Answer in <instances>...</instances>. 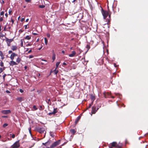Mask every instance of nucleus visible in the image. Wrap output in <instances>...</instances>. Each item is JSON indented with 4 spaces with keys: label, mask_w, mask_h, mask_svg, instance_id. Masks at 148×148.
<instances>
[{
    "label": "nucleus",
    "mask_w": 148,
    "mask_h": 148,
    "mask_svg": "<svg viewBox=\"0 0 148 148\" xmlns=\"http://www.w3.org/2000/svg\"><path fill=\"white\" fill-rule=\"evenodd\" d=\"M116 145L117 143L115 142H114L110 144L109 147L110 148H112L113 147H116Z\"/></svg>",
    "instance_id": "obj_8"
},
{
    "label": "nucleus",
    "mask_w": 148,
    "mask_h": 148,
    "mask_svg": "<svg viewBox=\"0 0 148 148\" xmlns=\"http://www.w3.org/2000/svg\"><path fill=\"white\" fill-rule=\"evenodd\" d=\"M60 63V62H57L56 64V69H57Z\"/></svg>",
    "instance_id": "obj_23"
},
{
    "label": "nucleus",
    "mask_w": 148,
    "mask_h": 148,
    "mask_svg": "<svg viewBox=\"0 0 148 148\" xmlns=\"http://www.w3.org/2000/svg\"><path fill=\"white\" fill-rule=\"evenodd\" d=\"M8 125V124L6 123H5L3 125V127L4 128L6 127Z\"/></svg>",
    "instance_id": "obj_31"
},
{
    "label": "nucleus",
    "mask_w": 148,
    "mask_h": 148,
    "mask_svg": "<svg viewBox=\"0 0 148 148\" xmlns=\"http://www.w3.org/2000/svg\"><path fill=\"white\" fill-rule=\"evenodd\" d=\"M31 38V37L29 36H27L25 38V39L29 40Z\"/></svg>",
    "instance_id": "obj_26"
},
{
    "label": "nucleus",
    "mask_w": 148,
    "mask_h": 148,
    "mask_svg": "<svg viewBox=\"0 0 148 148\" xmlns=\"http://www.w3.org/2000/svg\"><path fill=\"white\" fill-rule=\"evenodd\" d=\"M3 18L2 17H0V22H1L3 21Z\"/></svg>",
    "instance_id": "obj_51"
},
{
    "label": "nucleus",
    "mask_w": 148,
    "mask_h": 148,
    "mask_svg": "<svg viewBox=\"0 0 148 148\" xmlns=\"http://www.w3.org/2000/svg\"><path fill=\"white\" fill-rule=\"evenodd\" d=\"M20 146L19 140L16 142L12 145L11 146L12 148H18Z\"/></svg>",
    "instance_id": "obj_4"
},
{
    "label": "nucleus",
    "mask_w": 148,
    "mask_h": 148,
    "mask_svg": "<svg viewBox=\"0 0 148 148\" xmlns=\"http://www.w3.org/2000/svg\"><path fill=\"white\" fill-rule=\"evenodd\" d=\"M47 36L48 38H49L50 37V35L49 34L47 33Z\"/></svg>",
    "instance_id": "obj_43"
},
{
    "label": "nucleus",
    "mask_w": 148,
    "mask_h": 148,
    "mask_svg": "<svg viewBox=\"0 0 148 148\" xmlns=\"http://www.w3.org/2000/svg\"><path fill=\"white\" fill-rule=\"evenodd\" d=\"M6 75L5 74H4V75L3 76V78L4 80L5 79V77L6 76Z\"/></svg>",
    "instance_id": "obj_40"
},
{
    "label": "nucleus",
    "mask_w": 148,
    "mask_h": 148,
    "mask_svg": "<svg viewBox=\"0 0 148 148\" xmlns=\"http://www.w3.org/2000/svg\"><path fill=\"white\" fill-rule=\"evenodd\" d=\"M122 144L120 143L118 144H117L116 147L117 148H121L122 146Z\"/></svg>",
    "instance_id": "obj_17"
},
{
    "label": "nucleus",
    "mask_w": 148,
    "mask_h": 148,
    "mask_svg": "<svg viewBox=\"0 0 148 148\" xmlns=\"http://www.w3.org/2000/svg\"><path fill=\"white\" fill-rule=\"evenodd\" d=\"M90 98L92 101V102L93 103V101L95 99V96L92 94H91L90 95Z\"/></svg>",
    "instance_id": "obj_13"
},
{
    "label": "nucleus",
    "mask_w": 148,
    "mask_h": 148,
    "mask_svg": "<svg viewBox=\"0 0 148 148\" xmlns=\"http://www.w3.org/2000/svg\"><path fill=\"white\" fill-rule=\"evenodd\" d=\"M50 101V99H46V101L47 103L48 104H50L49 102Z\"/></svg>",
    "instance_id": "obj_30"
},
{
    "label": "nucleus",
    "mask_w": 148,
    "mask_h": 148,
    "mask_svg": "<svg viewBox=\"0 0 148 148\" xmlns=\"http://www.w3.org/2000/svg\"><path fill=\"white\" fill-rule=\"evenodd\" d=\"M17 47L16 45L12 46L11 47V49L13 51L16 50L17 49Z\"/></svg>",
    "instance_id": "obj_16"
},
{
    "label": "nucleus",
    "mask_w": 148,
    "mask_h": 148,
    "mask_svg": "<svg viewBox=\"0 0 148 148\" xmlns=\"http://www.w3.org/2000/svg\"><path fill=\"white\" fill-rule=\"evenodd\" d=\"M23 40L22 39L21 40V47H23Z\"/></svg>",
    "instance_id": "obj_38"
},
{
    "label": "nucleus",
    "mask_w": 148,
    "mask_h": 148,
    "mask_svg": "<svg viewBox=\"0 0 148 148\" xmlns=\"http://www.w3.org/2000/svg\"><path fill=\"white\" fill-rule=\"evenodd\" d=\"M0 56L2 57H3V55L2 52L1 51H0Z\"/></svg>",
    "instance_id": "obj_32"
},
{
    "label": "nucleus",
    "mask_w": 148,
    "mask_h": 148,
    "mask_svg": "<svg viewBox=\"0 0 148 148\" xmlns=\"http://www.w3.org/2000/svg\"><path fill=\"white\" fill-rule=\"evenodd\" d=\"M10 43H7V45H8V46H10Z\"/></svg>",
    "instance_id": "obj_62"
},
{
    "label": "nucleus",
    "mask_w": 148,
    "mask_h": 148,
    "mask_svg": "<svg viewBox=\"0 0 148 148\" xmlns=\"http://www.w3.org/2000/svg\"><path fill=\"white\" fill-rule=\"evenodd\" d=\"M56 55L55 53H53L52 55V59L53 60V62L56 59Z\"/></svg>",
    "instance_id": "obj_19"
},
{
    "label": "nucleus",
    "mask_w": 148,
    "mask_h": 148,
    "mask_svg": "<svg viewBox=\"0 0 148 148\" xmlns=\"http://www.w3.org/2000/svg\"><path fill=\"white\" fill-rule=\"evenodd\" d=\"M1 4H3L4 3V0H2V1L1 2Z\"/></svg>",
    "instance_id": "obj_56"
},
{
    "label": "nucleus",
    "mask_w": 148,
    "mask_h": 148,
    "mask_svg": "<svg viewBox=\"0 0 148 148\" xmlns=\"http://www.w3.org/2000/svg\"><path fill=\"white\" fill-rule=\"evenodd\" d=\"M60 140H59L58 141L53 143L50 146V148H54L56 146L60 144Z\"/></svg>",
    "instance_id": "obj_3"
},
{
    "label": "nucleus",
    "mask_w": 148,
    "mask_h": 148,
    "mask_svg": "<svg viewBox=\"0 0 148 148\" xmlns=\"http://www.w3.org/2000/svg\"><path fill=\"white\" fill-rule=\"evenodd\" d=\"M15 134H12V138H15Z\"/></svg>",
    "instance_id": "obj_48"
},
{
    "label": "nucleus",
    "mask_w": 148,
    "mask_h": 148,
    "mask_svg": "<svg viewBox=\"0 0 148 148\" xmlns=\"http://www.w3.org/2000/svg\"><path fill=\"white\" fill-rule=\"evenodd\" d=\"M2 117L3 118H7L8 117V116H2Z\"/></svg>",
    "instance_id": "obj_45"
},
{
    "label": "nucleus",
    "mask_w": 148,
    "mask_h": 148,
    "mask_svg": "<svg viewBox=\"0 0 148 148\" xmlns=\"http://www.w3.org/2000/svg\"><path fill=\"white\" fill-rule=\"evenodd\" d=\"M32 34L34 35H37V34H36V33H33V32H32Z\"/></svg>",
    "instance_id": "obj_54"
},
{
    "label": "nucleus",
    "mask_w": 148,
    "mask_h": 148,
    "mask_svg": "<svg viewBox=\"0 0 148 148\" xmlns=\"http://www.w3.org/2000/svg\"><path fill=\"white\" fill-rule=\"evenodd\" d=\"M44 40L45 41V43L46 45H47L48 43V40L46 38H44Z\"/></svg>",
    "instance_id": "obj_29"
},
{
    "label": "nucleus",
    "mask_w": 148,
    "mask_h": 148,
    "mask_svg": "<svg viewBox=\"0 0 148 148\" xmlns=\"http://www.w3.org/2000/svg\"><path fill=\"white\" fill-rule=\"evenodd\" d=\"M72 53L69 54V56L70 57H74L76 54V53L75 51H73L72 52Z\"/></svg>",
    "instance_id": "obj_12"
},
{
    "label": "nucleus",
    "mask_w": 148,
    "mask_h": 148,
    "mask_svg": "<svg viewBox=\"0 0 148 148\" xmlns=\"http://www.w3.org/2000/svg\"><path fill=\"white\" fill-rule=\"evenodd\" d=\"M17 55L15 53H13L11 55V56L10 57V58L11 60H13L14 57L17 56Z\"/></svg>",
    "instance_id": "obj_10"
},
{
    "label": "nucleus",
    "mask_w": 148,
    "mask_h": 148,
    "mask_svg": "<svg viewBox=\"0 0 148 148\" xmlns=\"http://www.w3.org/2000/svg\"><path fill=\"white\" fill-rule=\"evenodd\" d=\"M5 15L6 17L8 16V14L7 13H6L5 14Z\"/></svg>",
    "instance_id": "obj_63"
},
{
    "label": "nucleus",
    "mask_w": 148,
    "mask_h": 148,
    "mask_svg": "<svg viewBox=\"0 0 148 148\" xmlns=\"http://www.w3.org/2000/svg\"><path fill=\"white\" fill-rule=\"evenodd\" d=\"M45 7V6L44 5H39V7L41 8H44Z\"/></svg>",
    "instance_id": "obj_25"
},
{
    "label": "nucleus",
    "mask_w": 148,
    "mask_h": 148,
    "mask_svg": "<svg viewBox=\"0 0 148 148\" xmlns=\"http://www.w3.org/2000/svg\"><path fill=\"white\" fill-rule=\"evenodd\" d=\"M70 132L73 134H75L76 132V131L74 129H71Z\"/></svg>",
    "instance_id": "obj_21"
},
{
    "label": "nucleus",
    "mask_w": 148,
    "mask_h": 148,
    "mask_svg": "<svg viewBox=\"0 0 148 148\" xmlns=\"http://www.w3.org/2000/svg\"><path fill=\"white\" fill-rule=\"evenodd\" d=\"M10 65L12 66H13L14 65H17L18 64L17 63L13 61V60H12L10 62Z\"/></svg>",
    "instance_id": "obj_11"
},
{
    "label": "nucleus",
    "mask_w": 148,
    "mask_h": 148,
    "mask_svg": "<svg viewBox=\"0 0 148 148\" xmlns=\"http://www.w3.org/2000/svg\"><path fill=\"white\" fill-rule=\"evenodd\" d=\"M6 92H7V93H10V91H9L8 90H6Z\"/></svg>",
    "instance_id": "obj_53"
},
{
    "label": "nucleus",
    "mask_w": 148,
    "mask_h": 148,
    "mask_svg": "<svg viewBox=\"0 0 148 148\" xmlns=\"http://www.w3.org/2000/svg\"><path fill=\"white\" fill-rule=\"evenodd\" d=\"M6 27H5L4 28L3 30L4 31H6Z\"/></svg>",
    "instance_id": "obj_64"
},
{
    "label": "nucleus",
    "mask_w": 148,
    "mask_h": 148,
    "mask_svg": "<svg viewBox=\"0 0 148 148\" xmlns=\"http://www.w3.org/2000/svg\"><path fill=\"white\" fill-rule=\"evenodd\" d=\"M36 130L40 133H43L45 131V129L43 127H37L36 128Z\"/></svg>",
    "instance_id": "obj_2"
},
{
    "label": "nucleus",
    "mask_w": 148,
    "mask_h": 148,
    "mask_svg": "<svg viewBox=\"0 0 148 148\" xmlns=\"http://www.w3.org/2000/svg\"><path fill=\"white\" fill-rule=\"evenodd\" d=\"M82 115V114H81L80 115L77 117L75 121V123L76 124L78 122L79 120L80 119Z\"/></svg>",
    "instance_id": "obj_14"
},
{
    "label": "nucleus",
    "mask_w": 148,
    "mask_h": 148,
    "mask_svg": "<svg viewBox=\"0 0 148 148\" xmlns=\"http://www.w3.org/2000/svg\"><path fill=\"white\" fill-rule=\"evenodd\" d=\"M53 113L55 114L57 112V108H54L53 109Z\"/></svg>",
    "instance_id": "obj_27"
},
{
    "label": "nucleus",
    "mask_w": 148,
    "mask_h": 148,
    "mask_svg": "<svg viewBox=\"0 0 148 148\" xmlns=\"http://www.w3.org/2000/svg\"><path fill=\"white\" fill-rule=\"evenodd\" d=\"M25 20V18H22L21 20V22H22L23 21H24V20Z\"/></svg>",
    "instance_id": "obj_55"
},
{
    "label": "nucleus",
    "mask_w": 148,
    "mask_h": 148,
    "mask_svg": "<svg viewBox=\"0 0 148 148\" xmlns=\"http://www.w3.org/2000/svg\"><path fill=\"white\" fill-rule=\"evenodd\" d=\"M50 143L49 142V141H47V142L44 143H42V145L44 146H46L47 145H48Z\"/></svg>",
    "instance_id": "obj_22"
},
{
    "label": "nucleus",
    "mask_w": 148,
    "mask_h": 148,
    "mask_svg": "<svg viewBox=\"0 0 148 148\" xmlns=\"http://www.w3.org/2000/svg\"><path fill=\"white\" fill-rule=\"evenodd\" d=\"M19 91L21 92L22 93V92H23V90L22 89H20V90H19Z\"/></svg>",
    "instance_id": "obj_47"
},
{
    "label": "nucleus",
    "mask_w": 148,
    "mask_h": 148,
    "mask_svg": "<svg viewBox=\"0 0 148 148\" xmlns=\"http://www.w3.org/2000/svg\"><path fill=\"white\" fill-rule=\"evenodd\" d=\"M4 14V12L3 11H2L0 13V15L1 16H3V15Z\"/></svg>",
    "instance_id": "obj_37"
},
{
    "label": "nucleus",
    "mask_w": 148,
    "mask_h": 148,
    "mask_svg": "<svg viewBox=\"0 0 148 148\" xmlns=\"http://www.w3.org/2000/svg\"><path fill=\"white\" fill-rule=\"evenodd\" d=\"M86 48L87 49V51H88L90 48L89 45L88 44L86 46Z\"/></svg>",
    "instance_id": "obj_24"
},
{
    "label": "nucleus",
    "mask_w": 148,
    "mask_h": 148,
    "mask_svg": "<svg viewBox=\"0 0 148 148\" xmlns=\"http://www.w3.org/2000/svg\"><path fill=\"white\" fill-rule=\"evenodd\" d=\"M3 71V70L2 68H0V73H1Z\"/></svg>",
    "instance_id": "obj_44"
},
{
    "label": "nucleus",
    "mask_w": 148,
    "mask_h": 148,
    "mask_svg": "<svg viewBox=\"0 0 148 148\" xmlns=\"http://www.w3.org/2000/svg\"><path fill=\"white\" fill-rule=\"evenodd\" d=\"M16 99L20 102H21L22 101L24 100L23 98L21 97H17Z\"/></svg>",
    "instance_id": "obj_15"
},
{
    "label": "nucleus",
    "mask_w": 148,
    "mask_h": 148,
    "mask_svg": "<svg viewBox=\"0 0 148 148\" xmlns=\"http://www.w3.org/2000/svg\"><path fill=\"white\" fill-rule=\"evenodd\" d=\"M25 29H26L28 28L27 27V25H25Z\"/></svg>",
    "instance_id": "obj_46"
},
{
    "label": "nucleus",
    "mask_w": 148,
    "mask_h": 148,
    "mask_svg": "<svg viewBox=\"0 0 148 148\" xmlns=\"http://www.w3.org/2000/svg\"><path fill=\"white\" fill-rule=\"evenodd\" d=\"M52 114H54L53 113V112H49L48 113V114L49 115H51Z\"/></svg>",
    "instance_id": "obj_41"
},
{
    "label": "nucleus",
    "mask_w": 148,
    "mask_h": 148,
    "mask_svg": "<svg viewBox=\"0 0 148 148\" xmlns=\"http://www.w3.org/2000/svg\"><path fill=\"white\" fill-rule=\"evenodd\" d=\"M14 40V38L9 39L5 37V41L7 43H10L11 42L13 41Z\"/></svg>",
    "instance_id": "obj_9"
},
{
    "label": "nucleus",
    "mask_w": 148,
    "mask_h": 148,
    "mask_svg": "<svg viewBox=\"0 0 148 148\" xmlns=\"http://www.w3.org/2000/svg\"><path fill=\"white\" fill-rule=\"evenodd\" d=\"M62 53H63V54L65 53V51H64V50H62Z\"/></svg>",
    "instance_id": "obj_60"
},
{
    "label": "nucleus",
    "mask_w": 148,
    "mask_h": 148,
    "mask_svg": "<svg viewBox=\"0 0 148 148\" xmlns=\"http://www.w3.org/2000/svg\"><path fill=\"white\" fill-rule=\"evenodd\" d=\"M11 21L12 22V24H13L14 23V20L12 18H11Z\"/></svg>",
    "instance_id": "obj_42"
},
{
    "label": "nucleus",
    "mask_w": 148,
    "mask_h": 148,
    "mask_svg": "<svg viewBox=\"0 0 148 148\" xmlns=\"http://www.w3.org/2000/svg\"><path fill=\"white\" fill-rule=\"evenodd\" d=\"M21 60V59L20 58H18L16 59V62L18 63H19L20 62Z\"/></svg>",
    "instance_id": "obj_28"
},
{
    "label": "nucleus",
    "mask_w": 148,
    "mask_h": 148,
    "mask_svg": "<svg viewBox=\"0 0 148 148\" xmlns=\"http://www.w3.org/2000/svg\"><path fill=\"white\" fill-rule=\"evenodd\" d=\"M32 51V50L31 49H30L29 50L28 52V53H30Z\"/></svg>",
    "instance_id": "obj_58"
},
{
    "label": "nucleus",
    "mask_w": 148,
    "mask_h": 148,
    "mask_svg": "<svg viewBox=\"0 0 148 148\" xmlns=\"http://www.w3.org/2000/svg\"><path fill=\"white\" fill-rule=\"evenodd\" d=\"M96 107V106H93L92 107V114H95L99 108H97Z\"/></svg>",
    "instance_id": "obj_6"
},
{
    "label": "nucleus",
    "mask_w": 148,
    "mask_h": 148,
    "mask_svg": "<svg viewBox=\"0 0 148 148\" xmlns=\"http://www.w3.org/2000/svg\"><path fill=\"white\" fill-rule=\"evenodd\" d=\"M25 1L27 3L31 1L30 0H25Z\"/></svg>",
    "instance_id": "obj_49"
},
{
    "label": "nucleus",
    "mask_w": 148,
    "mask_h": 148,
    "mask_svg": "<svg viewBox=\"0 0 148 148\" xmlns=\"http://www.w3.org/2000/svg\"><path fill=\"white\" fill-rule=\"evenodd\" d=\"M33 57V56L32 55H30L29 56V58H32Z\"/></svg>",
    "instance_id": "obj_50"
},
{
    "label": "nucleus",
    "mask_w": 148,
    "mask_h": 148,
    "mask_svg": "<svg viewBox=\"0 0 148 148\" xmlns=\"http://www.w3.org/2000/svg\"><path fill=\"white\" fill-rule=\"evenodd\" d=\"M93 103L91 102V103L90 104L89 106L88 107V108H90L92 106V105Z\"/></svg>",
    "instance_id": "obj_35"
},
{
    "label": "nucleus",
    "mask_w": 148,
    "mask_h": 148,
    "mask_svg": "<svg viewBox=\"0 0 148 148\" xmlns=\"http://www.w3.org/2000/svg\"><path fill=\"white\" fill-rule=\"evenodd\" d=\"M3 65L4 64L3 62H1L0 63V66L2 67H3Z\"/></svg>",
    "instance_id": "obj_39"
},
{
    "label": "nucleus",
    "mask_w": 148,
    "mask_h": 148,
    "mask_svg": "<svg viewBox=\"0 0 148 148\" xmlns=\"http://www.w3.org/2000/svg\"><path fill=\"white\" fill-rule=\"evenodd\" d=\"M8 53L9 54H10L11 53H12V51L10 50L8 51Z\"/></svg>",
    "instance_id": "obj_52"
},
{
    "label": "nucleus",
    "mask_w": 148,
    "mask_h": 148,
    "mask_svg": "<svg viewBox=\"0 0 148 148\" xmlns=\"http://www.w3.org/2000/svg\"><path fill=\"white\" fill-rule=\"evenodd\" d=\"M1 112L3 114H7L10 113L11 112V111L10 110H2L1 111Z\"/></svg>",
    "instance_id": "obj_7"
},
{
    "label": "nucleus",
    "mask_w": 148,
    "mask_h": 148,
    "mask_svg": "<svg viewBox=\"0 0 148 148\" xmlns=\"http://www.w3.org/2000/svg\"><path fill=\"white\" fill-rule=\"evenodd\" d=\"M39 109L40 110H43L44 109L43 107L42 106H40L39 107Z\"/></svg>",
    "instance_id": "obj_33"
},
{
    "label": "nucleus",
    "mask_w": 148,
    "mask_h": 148,
    "mask_svg": "<svg viewBox=\"0 0 148 148\" xmlns=\"http://www.w3.org/2000/svg\"><path fill=\"white\" fill-rule=\"evenodd\" d=\"M103 95L105 98H109L110 97L112 98H114V97L111 96L110 94L109 93L105 92L103 93Z\"/></svg>",
    "instance_id": "obj_5"
},
{
    "label": "nucleus",
    "mask_w": 148,
    "mask_h": 148,
    "mask_svg": "<svg viewBox=\"0 0 148 148\" xmlns=\"http://www.w3.org/2000/svg\"><path fill=\"white\" fill-rule=\"evenodd\" d=\"M33 108L35 110H37L38 109V108H36V106L35 105H34L33 106Z\"/></svg>",
    "instance_id": "obj_36"
},
{
    "label": "nucleus",
    "mask_w": 148,
    "mask_h": 148,
    "mask_svg": "<svg viewBox=\"0 0 148 148\" xmlns=\"http://www.w3.org/2000/svg\"><path fill=\"white\" fill-rule=\"evenodd\" d=\"M29 133H30V135H31V136L32 137V133H31V131H29Z\"/></svg>",
    "instance_id": "obj_59"
},
{
    "label": "nucleus",
    "mask_w": 148,
    "mask_h": 148,
    "mask_svg": "<svg viewBox=\"0 0 148 148\" xmlns=\"http://www.w3.org/2000/svg\"><path fill=\"white\" fill-rule=\"evenodd\" d=\"M101 13L103 16V19H106L109 15L108 12L106 10H104L102 8H101Z\"/></svg>",
    "instance_id": "obj_1"
},
{
    "label": "nucleus",
    "mask_w": 148,
    "mask_h": 148,
    "mask_svg": "<svg viewBox=\"0 0 148 148\" xmlns=\"http://www.w3.org/2000/svg\"><path fill=\"white\" fill-rule=\"evenodd\" d=\"M56 69H56V68H55L54 70L53 71V73L55 75H56L58 72V70H56Z\"/></svg>",
    "instance_id": "obj_18"
},
{
    "label": "nucleus",
    "mask_w": 148,
    "mask_h": 148,
    "mask_svg": "<svg viewBox=\"0 0 148 148\" xmlns=\"http://www.w3.org/2000/svg\"><path fill=\"white\" fill-rule=\"evenodd\" d=\"M108 15L109 16L108 17H109V19H107L106 20V22H107V23H109V22H110V17H111V14H109V15Z\"/></svg>",
    "instance_id": "obj_20"
},
{
    "label": "nucleus",
    "mask_w": 148,
    "mask_h": 148,
    "mask_svg": "<svg viewBox=\"0 0 148 148\" xmlns=\"http://www.w3.org/2000/svg\"><path fill=\"white\" fill-rule=\"evenodd\" d=\"M63 65H66L67 64L65 62H64L63 63Z\"/></svg>",
    "instance_id": "obj_61"
},
{
    "label": "nucleus",
    "mask_w": 148,
    "mask_h": 148,
    "mask_svg": "<svg viewBox=\"0 0 148 148\" xmlns=\"http://www.w3.org/2000/svg\"><path fill=\"white\" fill-rule=\"evenodd\" d=\"M53 73V71L52 70H51L50 71V73H49V75H51V74Z\"/></svg>",
    "instance_id": "obj_57"
},
{
    "label": "nucleus",
    "mask_w": 148,
    "mask_h": 148,
    "mask_svg": "<svg viewBox=\"0 0 148 148\" xmlns=\"http://www.w3.org/2000/svg\"><path fill=\"white\" fill-rule=\"evenodd\" d=\"M12 12V10L10 8V10H9L8 13H9V14H10Z\"/></svg>",
    "instance_id": "obj_34"
}]
</instances>
